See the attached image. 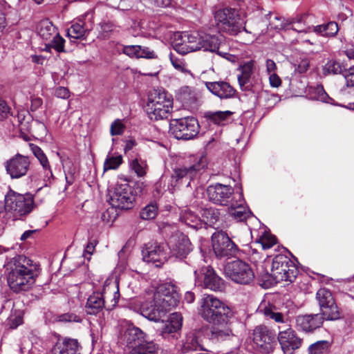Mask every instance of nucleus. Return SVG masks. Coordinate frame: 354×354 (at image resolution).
<instances>
[{"label": "nucleus", "mask_w": 354, "mask_h": 354, "mask_svg": "<svg viewBox=\"0 0 354 354\" xmlns=\"http://www.w3.org/2000/svg\"><path fill=\"white\" fill-rule=\"evenodd\" d=\"M195 283L198 286L211 290L221 292L225 289V281L211 266H203L194 271Z\"/></svg>", "instance_id": "4468645a"}, {"label": "nucleus", "mask_w": 354, "mask_h": 354, "mask_svg": "<svg viewBox=\"0 0 354 354\" xmlns=\"http://www.w3.org/2000/svg\"><path fill=\"white\" fill-rule=\"evenodd\" d=\"M200 126L194 117H185L172 120L170 131L178 140H191L199 133Z\"/></svg>", "instance_id": "1a4fd4ad"}, {"label": "nucleus", "mask_w": 354, "mask_h": 354, "mask_svg": "<svg viewBox=\"0 0 354 354\" xmlns=\"http://www.w3.org/2000/svg\"><path fill=\"white\" fill-rule=\"evenodd\" d=\"M205 166V162L201 158L196 164L175 168L171 175V185L177 187L186 183L187 187L189 186L190 180L194 178L198 171L203 169Z\"/></svg>", "instance_id": "6ab92c4d"}, {"label": "nucleus", "mask_w": 354, "mask_h": 354, "mask_svg": "<svg viewBox=\"0 0 354 354\" xmlns=\"http://www.w3.org/2000/svg\"><path fill=\"white\" fill-rule=\"evenodd\" d=\"M10 107L4 100L0 99V120L6 118L10 114Z\"/></svg>", "instance_id": "338daca9"}, {"label": "nucleus", "mask_w": 354, "mask_h": 354, "mask_svg": "<svg viewBox=\"0 0 354 354\" xmlns=\"http://www.w3.org/2000/svg\"><path fill=\"white\" fill-rule=\"evenodd\" d=\"M121 340L132 348L147 340L146 334L139 328L129 325L121 334Z\"/></svg>", "instance_id": "bb28decb"}, {"label": "nucleus", "mask_w": 354, "mask_h": 354, "mask_svg": "<svg viewBox=\"0 0 354 354\" xmlns=\"http://www.w3.org/2000/svg\"><path fill=\"white\" fill-rule=\"evenodd\" d=\"M232 112L230 111H216L207 113L206 116L208 120L215 124L223 125L232 115Z\"/></svg>", "instance_id": "79ce46f5"}, {"label": "nucleus", "mask_w": 354, "mask_h": 354, "mask_svg": "<svg viewBox=\"0 0 354 354\" xmlns=\"http://www.w3.org/2000/svg\"><path fill=\"white\" fill-rule=\"evenodd\" d=\"M252 349L261 354L272 353L277 346L274 331L265 325H259L252 333Z\"/></svg>", "instance_id": "423d86ee"}, {"label": "nucleus", "mask_w": 354, "mask_h": 354, "mask_svg": "<svg viewBox=\"0 0 354 354\" xmlns=\"http://www.w3.org/2000/svg\"><path fill=\"white\" fill-rule=\"evenodd\" d=\"M298 272L296 265L287 256L278 254L272 260L270 276L276 283L283 281L292 282Z\"/></svg>", "instance_id": "0eeeda50"}, {"label": "nucleus", "mask_w": 354, "mask_h": 354, "mask_svg": "<svg viewBox=\"0 0 354 354\" xmlns=\"http://www.w3.org/2000/svg\"><path fill=\"white\" fill-rule=\"evenodd\" d=\"M286 326L279 331L277 340L284 354H293L301 346L302 339L297 336L290 324Z\"/></svg>", "instance_id": "aec40b11"}, {"label": "nucleus", "mask_w": 354, "mask_h": 354, "mask_svg": "<svg viewBox=\"0 0 354 354\" xmlns=\"http://www.w3.org/2000/svg\"><path fill=\"white\" fill-rule=\"evenodd\" d=\"M39 32L43 39L48 41L58 34L57 28L48 19L41 21Z\"/></svg>", "instance_id": "4c0bfd02"}, {"label": "nucleus", "mask_w": 354, "mask_h": 354, "mask_svg": "<svg viewBox=\"0 0 354 354\" xmlns=\"http://www.w3.org/2000/svg\"><path fill=\"white\" fill-rule=\"evenodd\" d=\"M198 32H177L172 41L174 49L180 55L196 51L198 47Z\"/></svg>", "instance_id": "f3484780"}, {"label": "nucleus", "mask_w": 354, "mask_h": 354, "mask_svg": "<svg viewBox=\"0 0 354 354\" xmlns=\"http://www.w3.org/2000/svg\"><path fill=\"white\" fill-rule=\"evenodd\" d=\"M158 346L152 340L147 339L133 347L129 354H157Z\"/></svg>", "instance_id": "e433bc0d"}, {"label": "nucleus", "mask_w": 354, "mask_h": 354, "mask_svg": "<svg viewBox=\"0 0 354 354\" xmlns=\"http://www.w3.org/2000/svg\"><path fill=\"white\" fill-rule=\"evenodd\" d=\"M224 270L225 276L236 283L249 284L254 278L250 266L240 259L228 262Z\"/></svg>", "instance_id": "9b49d317"}, {"label": "nucleus", "mask_w": 354, "mask_h": 354, "mask_svg": "<svg viewBox=\"0 0 354 354\" xmlns=\"http://www.w3.org/2000/svg\"><path fill=\"white\" fill-rule=\"evenodd\" d=\"M183 324V317L179 313L171 314L168 321L161 329L160 335L164 339L176 340Z\"/></svg>", "instance_id": "393cba45"}, {"label": "nucleus", "mask_w": 354, "mask_h": 354, "mask_svg": "<svg viewBox=\"0 0 354 354\" xmlns=\"http://www.w3.org/2000/svg\"><path fill=\"white\" fill-rule=\"evenodd\" d=\"M158 214V207L156 204L151 203L142 209L140 213V218L143 220H151L156 218Z\"/></svg>", "instance_id": "49530a36"}, {"label": "nucleus", "mask_w": 354, "mask_h": 354, "mask_svg": "<svg viewBox=\"0 0 354 354\" xmlns=\"http://www.w3.org/2000/svg\"><path fill=\"white\" fill-rule=\"evenodd\" d=\"M116 209L118 208L111 206V207L108 208L106 211L102 212L101 215V219L102 220V221L104 222L105 223L113 222L118 216Z\"/></svg>", "instance_id": "5fc2aeb1"}, {"label": "nucleus", "mask_w": 354, "mask_h": 354, "mask_svg": "<svg viewBox=\"0 0 354 354\" xmlns=\"http://www.w3.org/2000/svg\"><path fill=\"white\" fill-rule=\"evenodd\" d=\"M165 245H160L156 242L147 243L142 250L143 260L147 263H156L157 267L160 266L169 257L165 251Z\"/></svg>", "instance_id": "5701e85b"}, {"label": "nucleus", "mask_w": 354, "mask_h": 354, "mask_svg": "<svg viewBox=\"0 0 354 354\" xmlns=\"http://www.w3.org/2000/svg\"><path fill=\"white\" fill-rule=\"evenodd\" d=\"M212 245L216 257L218 259H230L236 257L239 253L237 245L231 240L227 233L221 231L212 236Z\"/></svg>", "instance_id": "ddd939ff"}, {"label": "nucleus", "mask_w": 354, "mask_h": 354, "mask_svg": "<svg viewBox=\"0 0 354 354\" xmlns=\"http://www.w3.org/2000/svg\"><path fill=\"white\" fill-rule=\"evenodd\" d=\"M100 35L102 39H108L110 35L116 29V26L111 21H102L100 24Z\"/></svg>", "instance_id": "603ef678"}, {"label": "nucleus", "mask_w": 354, "mask_h": 354, "mask_svg": "<svg viewBox=\"0 0 354 354\" xmlns=\"http://www.w3.org/2000/svg\"><path fill=\"white\" fill-rule=\"evenodd\" d=\"M5 201L6 215L13 221L29 214L35 206L32 194H21L13 190L8 192Z\"/></svg>", "instance_id": "7ed1b4c3"}, {"label": "nucleus", "mask_w": 354, "mask_h": 354, "mask_svg": "<svg viewBox=\"0 0 354 354\" xmlns=\"http://www.w3.org/2000/svg\"><path fill=\"white\" fill-rule=\"evenodd\" d=\"M220 212L215 207L205 208L202 211L203 221L209 226L214 227L220 218Z\"/></svg>", "instance_id": "a19ab883"}, {"label": "nucleus", "mask_w": 354, "mask_h": 354, "mask_svg": "<svg viewBox=\"0 0 354 354\" xmlns=\"http://www.w3.org/2000/svg\"><path fill=\"white\" fill-rule=\"evenodd\" d=\"M292 23H294V21H289V19L277 16L269 23L268 28L280 31L281 30L290 29V26H291Z\"/></svg>", "instance_id": "c03bdc74"}, {"label": "nucleus", "mask_w": 354, "mask_h": 354, "mask_svg": "<svg viewBox=\"0 0 354 354\" xmlns=\"http://www.w3.org/2000/svg\"><path fill=\"white\" fill-rule=\"evenodd\" d=\"M262 311L267 318L273 319L276 323L280 324L278 326L279 330L286 328V325H290L289 319L281 313L277 312L274 306H266Z\"/></svg>", "instance_id": "72a5a7b5"}, {"label": "nucleus", "mask_w": 354, "mask_h": 354, "mask_svg": "<svg viewBox=\"0 0 354 354\" xmlns=\"http://www.w3.org/2000/svg\"><path fill=\"white\" fill-rule=\"evenodd\" d=\"M263 250H268L272 248L277 243V239L274 236L265 235L260 239Z\"/></svg>", "instance_id": "bf43d9fd"}, {"label": "nucleus", "mask_w": 354, "mask_h": 354, "mask_svg": "<svg viewBox=\"0 0 354 354\" xmlns=\"http://www.w3.org/2000/svg\"><path fill=\"white\" fill-rule=\"evenodd\" d=\"M199 314L212 324L226 323L232 316L230 308L212 295H204L200 301Z\"/></svg>", "instance_id": "f03ea898"}, {"label": "nucleus", "mask_w": 354, "mask_h": 354, "mask_svg": "<svg viewBox=\"0 0 354 354\" xmlns=\"http://www.w3.org/2000/svg\"><path fill=\"white\" fill-rule=\"evenodd\" d=\"M312 94V97L316 100L326 103H330V100H333V99L328 96V95L324 91L323 86L321 85H318L316 87H314L313 88Z\"/></svg>", "instance_id": "09e8293b"}, {"label": "nucleus", "mask_w": 354, "mask_h": 354, "mask_svg": "<svg viewBox=\"0 0 354 354\" xmlns=\"http://www.w3.org/2000/svg\"><path fill=\"white\" fill-rule=\"evenodd\" d=\"M125 126L120 119L115 120L111 124L110 133L111 136L122 135L124 131Z\"/></svg>", "instance_id": "4d7b16f0"}, {"label": "nucleus", "mask_w": 354, "mask_h": 354, "mask_svg": "<svg viewBox=\"0 0 354 354\" xmlns=\"http://www.w3.org/2000/svg\"><path fill=\"white\" fill-rule=\"evenodd\" d=\"M136 201L131 187L128 183L117 184L109 192V203L120 209H130Z\"/></svg>", "instance_id": "f8f14e48"}, {"label": "nucleus", "mask_w": 354, "mask_h": 354, "mask_svg": "<svg viewBox=\"0 0 354 354\" xmlns=\"http://www.w3.org/2000/svg\"><path fill=\"white\" fill-rule=\"evenodd\" d=\"M259 22L260 19L259 18L255 19L254 20L248 19L245 21H243L242 30L250 34L255 33V32H259L260 30V28L258 26ZM261 32H263V30H261Z\"/></svg>", "instance_id": "864d4df0"}, {"label": "nucleus", "mask_w": 354, "mask_h": 354, "mask_svg": "<svg viewBox=\"0 0 354 354\" xmlns=\"http://www.w3.org/2000/svg\"><path fill=\"white\" fill-rule=\"evenodd\" d=\"M346 67L334 59L328 60L322 68V73L324 75L345 74Z\"/></svg>", "instance_id": "ea45409f"}, {"label": "nucleus", "mask_w": 354, "mask_h": 354, "mask_svg": "<svg viewBox=\"0 0 354 354\" xmlns=\"http://www.w3.org/2000/svg\"><path fill=\"white\" fill-rule=\"evenodd\" d=\"M141 315L150 321L155 322L162 320V318L165 315L166 312L158 304L157 302L153 300V304L149 305L144 304L142 305Z\"/></svg>", "instance_id": "7c9ffc66"}, {"label": "nucleus", "mask_w": 354, "mask_h": 354, "mask_svg": "<svg viewBox=\"0 0 354 354\" xmlns=\"http://www.w3.org/2000/svg\"><path fill=\"white\" fill-rule=\"evenodd\" d=\"M330 348L328 341H318L308 347L309 354H327Z\"/></svg>", "instance_id": "a18cd8bd"}, {"label": "nucleus", "mask_w": 354, "mask_h": 354, "mask_svg": "<svg viewBox=\"0 0 354 354\" xmlns=\"http://www.w3.org/2000/svg\"><path fill=\"white\" fill-rule=\"evenodd\" d=\"M30 263L31 260L23 255L15 257L8 263L7 281L14 292L26 291L35 283L37 274Z\"/></svg>", "instance_id": "f257e3e1"}, {"label": "nucleus", "mask_w": 354, "mask_h": 354, "mask_svg": "<svg viewBox=\"0 0 354 354\" xmlns=\"http://www.w3.org/2000/svg\"><path fill=\"white\" fill-rule=\"evenodd\" d=\"M115 290H113V296L111 301V304L106 303L104 300V294L106 293V288H103V292L95 291L93 292L87 299V301L85 305V310L87 314L89 315H97L104 308L107 310H111L118 304L120 298L119 292V283L115 282L114 285Z\"/></svg>", "instance_id": "9d476101"}, {"label": "nucleus", "mask_w": 354, "mask_h": 354, "mask_svg": "<svg viewBox=\"0 0 354 354\" xmlns=\"http://www.w3.org/2000/svg\"><path fill=\"white\" fill-rule=\"evenodd\" d=\"M80 345L76 339L59 340L51 349L52 354H80Z\"/></svg>", "instance_id": "c756f323"}, {"label": "nucleus", "mask_w": 354, "mask_h": 354, "mask_svg": "<svg viewBox=\"0 0 354 354\" xmlns=\"http://www.w3.org/2000/svg\"><path fill=\"white\" fill-rule=\"evenodd\" d=\"M217 28L230 35H236L242 31L243 20L239 11L234 8L224 7L214 14Z\"/></svg>", "instance_id": "39448f33"}, {"label": "nucleus", "mask_w": 354, "mask_h": 354, "mask_svg": "<svg viewBox=\"0 0 354 354\" xmlns=\"http://www.w3.org/2000/svg\"><path fill=\"white\" fill-rule=\"evenodd\" d=\"M234 188L230 185L216 183L207 188L209 200L214 204L229 206L236 199Z\"/></svg>", "instance_id": "a211bd4d"}, {"label": "nucleus", "mask_w": 354, "mask_h": 354, "mask_svg": "<svg viewBox=\"0 0 354 354\" xmlns=\"http://www.w3.org/2000/svg\"><path fill=\"white\" fill-rule=\"evenodd\" d=\"M153 299L167 313L178 305L180 296L174 285L165 283L157 288Z\"/></svg>", "instance_id": "2eb2a0df"}, {"label": "nucleus", "mask_w": 354, "mask_h": 354, "mask_svg": "<svg viewBox=\"0 0 354 354\" xmlns=\"http://www.w3.org/2000/svg\"><path fill=\"white\" fill-rule=\"evenodd\" d=\"M49 41H50V46H52L57 52L62 53L65 51V39L62 37L59 33Z\"/></svg>", "instance_id": "6e6d98bb"}, {"label": "nucleus", "mask_w": 354, "mask_h": 354, "mask_svg": "<svg viewBox=\"0 0 354 354\" xmlns=\"http://www.w3.org/2000/svg\"><path fill=\"white\" fill-rule=\"evenodd\" d=\"M173 108V99L164 90L154 89L149 93L145 111L151 120L167 118Z\"/></svg>", "instance_id": "20e7f679"}, {"label": "nucleus", "mask_w": 354, "mask_h": 354, "mask_svg": "<svg viewBox=\"0 0 354 354\" xmlns=\"http://www.w3.org/2000/svg\"><path fill=\"white\" fill-rule=\"evenodd\" d=\"M158 57L156 53L148 47H142L140 46V58L145 59H156Z\"/></svg>", "instance_id": "680f3d73"}, {"label": "nucleus", "mask_w": 354, "mask_h": 354, "mask_svg": "<svg viewBox=\"0 0 354 354\" xmlns=\"http://www.w3.org/2000/svg\"><path fill=\"white\" fill-rule=\"evenodd\" d=\"M180 220L187 226L196 230L201 228L203 225L200 217L188 208L181 210Z\"/></svg>", "instance_id": "f704fd0d"}, {"label": "nucleus", "mask_w": 354, "mask_h": 354, "mask_svg": "<svg viewBox=\"0 0 354 354\" xmlns=\"http://www.w3.org/2000/svg\"><path fill=\"white\" fill-rule=\"evenodd\" d=\"M140 50L139 45H129L123 47L122 52L130 57L140 58Z\"/></svg>", "instance_id": "13d9d810"}, {"label": "nucleus", "mask_w": 354, "mask_h": 354, "mask_svg": "<svg viewBox=\"0 0 354 354\" xmlns=\"http://www.w3.org/2000/svg\"><path fill=\"white\" fill-rule=\"evenodd\" d=\"M55 95L57 97L67 99L70 96V93L67 88L59 86L55 89Z\"/></svg>", "instance_id": "774afa93"}, {"label": "nucleus", "mask_w": 354, "mask_h": 354, "mask_svg": "<svg viewBox=\"0 0 354 354\" xmlns=\"http://www.w3.org/2000/svg\"><path fill=\"white\" fill-rule=\"evenodd\" d=\"M171 257L184 259L192 250V245L189 238L183 233L172 235L167 243Z\"/></svg>", "instance_id": "412c9836"}, {"label": "nucleus", "mask_w": 354, "mask_h": 354, "mask_svg": "<svg viewBox=\"0 0 354 354\" xmlns=\"http://www.w3.org/2000/svg\"><path fill=\"white\" fill-rule=\"evenodd\" d=\"M205 84L211 93L221 100L233 98L236 95V90L227 82H206Z\"/></svg>", "instance_id": "a878e982"}, {"label": "nucleus", "mask_w": 354, "mask_h": 354, "mask_svg": "<svg viewBox=\"0 0 354 354\" xmlns=\"http://www.w3.org/2000/svg\"><path fill=\"white\" fill-rule=\"evenodd\" d=\"M348 86L354 87V66L346 68V72L344 74Z\"/></svg>", "instance_id": "0e129e2a"}, {"label": "nucleus", "mask_w": 354, "mask_h": 354, "mask_svg": "<svg viewBox=\"0 0 354 354\" xmlns=\"http://www.w3.org/2000/svg\"><path fill=\"white\" fill-rule=\"evenodd\" d=\"M198 48L197 50H203L216 53L221 57L225 58L231 62H234L236 57L223 51L222 49L225 47L224 37L221 35H209L204 32H198Z\"/></svg>", "instance_id": "6e6552de"}, {"label": "nucleus", "mask_w": 354, "mask_h": 354, "mask_svg": "<svg viewBox=\"0 0 354 354\" xmlns=\"http://www.w3.org/2000/svg\"><path fill=\"white\" fill-rule=\"evenodd\" d=\"M212 336V338L216 339L218 341L226 340L233 337L234 334L230 327V319L226 323L213 324Z\"/></svg>", "instance_id": "473e14b6"}, {"label": "nucleus", "mask_w": 354, "mask_h": 354, "mask_svg": "<svg viewBox=\"0 0 354 354\" xmlns=\"http://www.w3.org/2000/svg\"><path fill=\"white\" fill-rule=\"evenodd\" d=\"M122 156L118 155L114 156L112 155H108L104 163V171L116 169L122 164Z\"/></svg>", "instance_id": "de8ad7c7"}, {"label": "nucleus", "mask_w": 354, "mask_h": 354, "mask_svg": "<svg viewBox=\"0 0 354 354\" xmlns=\"http://www.w3.org/2000/svg\"><path fill=\"white\" fill-rule=\"evenodd\" d=\"M131 169L138 176H144L146 174L147 163L141 158H136L131 164Z\"/></svg>", "instance_id": "3c124183"}, {"label": "nucleus", "mask_w": 354, "mask_h": 354, "mask_svg": "<svg viewBox=\"0 0 354 354\" xmlns=\"http://www.w3.org/2000/svg\"><path fill=\"white\" fill-rule=\"evenodd\" d=\"M316 298L320 308V313L326 317V321H335L341 318V312L329 290L319 289L316 294Z\"/></svg>", "instance_id": "dca6fc26"}, {"label": "nucleus", "mask_w": 354, "mask_h": 354, "mask_svg": "<svg viewBox=\"0 0 354 354\" xmlns=\"http://www.w3.org/2000/svg\"><path fill=\"white\" fill-rule=\"evenodd\" d=\"M296 326L305 333H313L322 326L326 317L322 313L299 315L296 317Z\"/></svg>", "instance_id": "b1692460"}, {"label": "nucleus", "mask_w": 354, "mask_h": 354, "mask_svg": "<svg viewBox=\"0 0 354 354\" xmlns=\"http://www.w3.org/2000/svg\"><path fill=\"white\" fill-rule=\"evenodd\" d=\"M30 147L35 156L39 161L44 171L46 172V176H48L49 174L50 177L53 178V175L50 169V166L49 165L48 158L44 153V151H42V149L39 147L34 144H30Z\"/></svg>", "instance_id": "58836bf2"}, {"label": "nucleus", "mask_w": 354, "mask_h": 354, "mask_svg": "<svg viewBox=\"0 0 354 354\" xmlns=\"http://www.w3.org/2000/svg\"><path fill=\"white\" fill-rule=\"evenodd\" d=\"M254 69V61L250 60L241 65L238 70L240 74L237 75L239 84L242 91H250L252 88V75Z\"/></svg>", "instance_id": "cd10ccee"}, {"label": "nucleus", "mask_w": 354, "mask_h": 354, "mask_svg": "<svg viewBox=\"0 0 354 354\" xmlns=\"http://www.w3.org/2000/svg\"><path fill=\"white\" fill-rule=\"evenodd\" d=\"M339 27L336 22L330 21L326 24L313 26V31L324 37H334L338 32Z\"/></svg>", "instance_id": "c9c22d12"}, {"label": "nucleus", "mask_w": 354, "mask_h": 354, "mask_svg": "<svg viewBox=\"0 0 354 354\" xmlns=\"http://www.w3.org/2000/svg\"><path fill=\"white\" fill-rule=\"evenodd\" d=\"M59 321L62 322H81L82 318L77 315L68 313L59 316Z\"/></svg>", "instance_id": "052dcab7"}, {"label": "nucleus", "mask_w": 354, "mask_h": 354, "mask_svg": "<svg viewBox=\"0 0 354 354\" xmlns=\"http://www.w3.org/2000/svg\"><path fill=\"white\" fill-rule=\"evenodd\" d=\"M201 346L198 337L194 333H189L186 335L185 339L183 344V351L189 352L190 351H196Z\"/></svg>", "instance_id": "37998d69"}, {"label": "nucleus", "mask_w": 354, "mask_h": 354, "mask_svg": "<svg viewBox=\"0 0 354 354\" xmlns=\"http://www.w3.org/2000/svg\"><path fill=\"white\" fill-rule=\"evenodd\" d=\"M170 60L173 66L179 71H185V63L180 59L175 57L173 54H170Z\"/></svg>", "instance_id": "69168bd1"}, {"label": "nucleus", "mask_w": 354, "mask_h": 354, "mask_svg": "<svg viewBox=\"0 0 354 354\" xmlns=\"http://www.w3.org/2000/svg\"><path fill=\"white\" fill-rule=\"evenodd\" d=\"M310 66V62L308 59H302L297 65H295V71L299 73H306Z\"/></svg>", "instance_id": "e2e57ef3"}, {"label": "nucleus", "mask_w": 354, "mask_h": 354, "mask_svg": "<svg viewBox=\"0 0 354 354\" xmlns=\"http://www.w3.org/2000/svg\"><path fill=\"white\" fill-rule=\"evenodd\" d=\"M178 98L185 104L191 103L194 100V94L189 86L181 87L177 93Z\"/></svg>", "instance_id": "8fccbe9b"}, {"label": "nucleus", "mask_w": 354, "mask_h": 354, "mask_svg": "<svg viewBox=\"0 0 354 354\" xmlns=\"http://www.w3.org/2000/svg\"><path fill=\"white\" fill-rule=\"evenodd\" d=\"M7 174L12 179H18L26 175L30 161L28 156L17 153L15 156L8 160L5 163Z\"/></svg>", "instance_id": "4be33fe9"}, {"label": "nucleus", "mask_w": 354, "mask_h": 354, "mask_svg": "<svg viewBox=\"0 0 354 354\" xmlns=\"http://www.w3.org/2000/svg\"><path fill=\"white\" fill-rule=\"evenodd\" d=\"M90 32V29L86 25L82 19H78L73 22L68 29L67 35L76 39H84Z\"/></svg>", "instance_id": "2f4dec72"}, {"label": "nucleus", "mask_w": 354, "mask_h": 354, "mask_svg": "<svg viewBox=\"0 0 354 354\" xmlns=\"http://www.w3.org/2000/svg\"><path fill=\"white\" fill-rule=\"evenodd\" d=\"M244 198L243 194L238 195V198L234 199L228 206L229 214L237 221L246 220L252 214L251 212L244 206Z\"/></svg>", "instance_id": "c85d7f7f"}]
</instances>
